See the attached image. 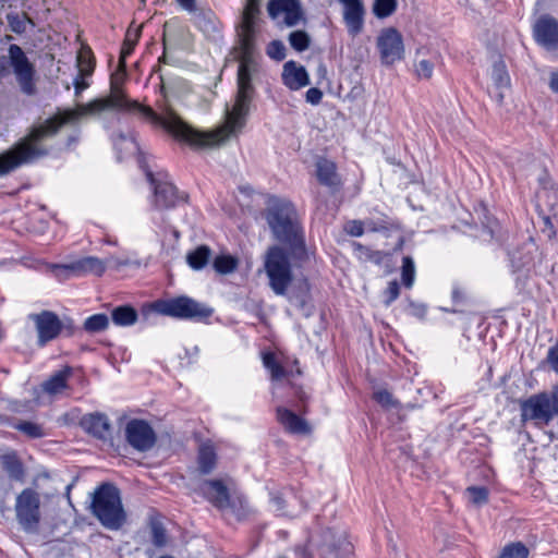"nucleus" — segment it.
<instances>
[{"label": "nucleus", "instance_id": "nucleus-1", "mask_svg": "<svg viewBox=\"0 0 558 558\" xmlns=\"http://www.w3.org/2000/svg\"><path fill=\"white\" fill-rule=\"evenodd\" d=\"M119 109H124V112L131 109L133 114L165 129L177 140L196 149L216 148L230 138L238 137L245 128L250 114L248 107H226L221 123L214 130L204 131L187 123L172 107H160L161 110L158 112L154 111L153 107H74L71 110H58L56 114L34 126H53L54 131L46 136L47 141L65 124H73L92 114L117 116Z\"/></svg>", "mask_w": 558, "mask_h": 558}, {"label": "nucleus", "instance_id": "nucleus-2", "mask_svg": "<svg viewBox=\"0 0 558 558\" xmlns=\"http://www.w3.org/2000/svg\"><path fill=\"white\" fill-rule=\"evenodd\" d=\"M259 14L256 0H247L238 31L239 45L234 48V58L239 61L238 97L235 105H246L255 98L252 81L259 73L255 54L256 20Z\"/></svg>", "mask_w": 558, "mask_h": 558}, {"label": "nucleus", "instance_id": "nucleus-3", "mask_svg": "<svg viewBox=\"0 0 558 558\" xmlns=\"http://www.w3.org/2000/svg\"><path fill=\"white\" fill-rule=\"evenodd\" d=\"M265 217L275 239L289 247L295 263L308 260L304 231L294 206L288 201L275 199L269 203Z\"/></svg>", "mask_w": 558, "mask_h": 558}, {"label": "nucleus", "instance_id": "nucleus-4", "mask_svg": "<svg viewBox=\"0 0 558 558\" xmlns=\"http://www.w3.org/2000/svg\"><path fill=\"white\" fill-rule=\"evenodd\" d=\"M53 126H32L25 137L13 148L0 155V177L24 163L34 162L49 155L46 136L53 133Z\"/></svg>", "mask_w": 558, "mask_h": 558}, {"label": "nucleus", "instance_id": "nucleus-5", "mask_svg": "<svg viewBox=\"0 0 558 558\" xmlns=\"http://www.w3.org/2000/svg\"><path fill=\"white\" fill-rule=\"evenodd\" d=\"M89 509L108 530H119L126 521L120 490L110 483H104L94 490Z\"/></svg>", "mask_w": 558, "mask_h": 558}, {"label": "nucleus", "instance_id": "nucleus-6", "mask_svg": "<svg viewBox=\"0 0 558 558\" xmlns=\"http://www.w3.org/2000/svg\"><path fill=\"white\" fill-rule=\"evenodd\" d=\"M141 36V27L129 28L121 48L118 69L110 76V93L106 98L94 99L86 105H141L129 98L124 90L126 80L125 60L132 53Z\"/></svg>", "mask_w": 558, "mask_h": 558}, {"label": "nucleus", "instance_id": "nucleus-7", "mask_svg": "<svg viewBox=\"0 0 558 558\" xmlns=\"http://www.w3.org/2000/svg\"><path fill=\"white\" fill-rule=\"evenodd\" d=\"M295 262L291 253L288 254L282 246H270L264 259V269L268 278V284L277 295H286L293 281L292 262ZM303 263H294L301 266Z\"/></svg>", "mask_w": 558, "mask_h": 558}, {"label": "nucleus", "instance_id": "nucleus-8", "mask_svg": "<svg viewBox=\"0 0 558 558\" xmlns=\"http://www.w3.org/2000/svg\"><path fill=\"white\" fill-rule=\"evenodd\" d=\"M522 422L531 421L536 426L548 425L558 416V385L550 391L532 395L520 402Z\"/></svg>", "mask_w": 558, "mask_h": 558}, {"label": "nucleus", "instance_id": "nucleus-9", "mask_svg": "<svg viewBox=\"0 0 558 558\" xmlns=\"http://www.w3.org/2000/svg\"><path fill=\"white\" fill-rule=\"evenodd\" d=\"M7 60L20 90L26 95H35L37 92L36 68L23 49L19 45H10Z\"/></svg>", "mask_w": 558, "mask_h": 558}, {"label": "nucleus", "instance_id": "nucleus-10", "mask_svg": "<svg viewBox=\"0 0 558 558\" xmlns=\"http://www.w3.org/2000/svg\"><path fill=\"white\" fill-rule=\"evenodd\" d=\"M40 495L33 488H24L15 498V518L21 529L28 534L39 530L41 520Z\"/></svg>", "mask_w": 558, "mask_h": 558}, {"label": "nucleus", "instance_id": "nucleus-11", "mask_svg": "<svg viewBox=\"0 0 558 558\" xmlns=\"http://www.w3.org/2000/svg\"><path fill=\"white\" fill-rule=\"evenodd\" d=\"M159 313L182 318L203 320L211 316L213 308L187 296H179L157 303Z\"/></svg>", "mask_w": 558, "mask_h": 558}, {"label": "nucleus", "instance_id": "nucleus-12", "mask_svg": "<svg viewBox=\"0 0 558 558\" xmlns=\"http://www.w3.org/2000/svg\"><path fill=\"white\" fill-rule=\"evenodd\" d=\"M380 61L385 65H392L404 58V44L400 32L393 27L384 28L376 40Z\"/></svg>", "mask_w": 558, "mask_h": 558}, {"label": "nucleus", "instance_id": "nucleus-13", "mask_svg": "<svg viewBox=\"0 0 558 558\" xmlns=\"http://www.w3.org/2000/svg\"><path fill=\"white\" fill-rule=\"evenodd\" d=\"M126 442L136 451H149L156 444L157 436L148 422L140 418L130 420L124 428Z\"/></svg>", "mask_w": 558, "mask_h": 558}, {"label": "nucleus", "instance_id": "nucleus-14", "mask_svg": "<svg viewBox=\"0 0 558 558\" xmlns=\"http://www.w3.org/2000/svg\"><path fill=\"white\" fill-rule=\"evenodd\" d=\"M50 268L59 280H66L72 276L86 274L101 276L105 272V264L94 256H87L70 264H53Z\"/></svg>", "mask_w": 558, "mask_h": 558}, {"label": "nucleus", "instance_id": "nucleus-15", "mask_svg": "<svg viewBox=\"0 0 558 558\" xmlns=\"http://www.w3.org/2000/svg\"><path fill=\"white\" fill-rule=\"evenodd\" d=\"M148 181L154 187V204L158 209L172 208L186 201V196L180 194L177 187L166 181H158L151 171H146Z\"/></svg>", "mask_w": 558, "mask_h": 558}, {"label": "nucleus", "instance_id": "nucleus-16", "mask_svg": "<svg viewBox=\"0 0 558 558\" xmlns=\"http://www.w3.org/2000/svg\"><path fill=\"white\" fill-rule=\"evenodd\" d=\"M29 318L35 324L38 333V344L40 347H44L49 341L56 339L62 331L63 324L61 319L51 311L31 314Z\"/></svg>", "mask_w": 558, "mask_h": 558}, {"label": "nucleus", "instance_id": "nucleus-17", "mask_svg": "<svg viewBox=\"0 0 558 558\" xmlns=\"http://www.w3.org/2000/svg\"><path fill=\"white\" fill-rule=\"evenodd\" d=\"M322 558H343L351 550V544L344 532L327 529L322 534L318 546Z\"/></svg>", "mask_w": 558, "mask_h": 558}, {"label": "nucleus", "instance_id": "nucleus-18", "mask_svg": "<svg viewBox=\"0 0 558 558\" xmlns=\"http://www.w3.org/2000/svg\"><path fill=\"white\" fill-rule=\"evenodd\" d=\"M533 36L537 44L547 48H558V21L550 15H542L533 26Z\"/></svg>", "mask_w": 558, "mask_h": 558}, {"label": "nucleus", "instance_id": "nucleus-19", "mask_svg": "<svg viewBox=\"0 0 558 558\" xmlns=\"http://www.w3.org/2000/svg\"><path fill=\"white\" fill-rule=\"evenodd\" d=\"M199 494L218 509L230 506V495L227 486L220 480H207L198 486Z\"/></svg>", "mask_w": 558, "mask_h": 558}, {"label": "nucleus", "instance_id": "nucleus-20", "mask_svg": "<svg viewBox=\"0 0 558 558\" xmlns=\"http://www.w3.org/2000/svg\"><path fill=\"white\" fill-rule=\"evenodd\" d=\"M268 12L272 17H282L288 26L296 25L302 19V10L298 0H271Z\"/></svg>", "mask_w": 558, "mask_h": 558}, {"label": "nucleus", "instance_id": "nucleus-21", "mask_svg": "<svg viewBox=\"0 0 558 558\" xmlns=\"http://www.w3.org/2000/svg\"><path fill=\"white\" fill-rule=\"evenodd\" d=\"M343 5V21L351 35L360 34L364 25L365 9L362 0H338Z\"/></svg>", "mask_w": 558, "mask_h": 558}, {"label": "nucleus", "instance_id": "nucleus-22", "mask_svg": "<svg viewBox=\"0 0 558 558\" xmlns=\"http://www.w3.org/2000/svg\"><path fill=\"white\" fill-rule=\"evenodd\" d=\"M276 417L284 430L290 434L306 435L311 433L308 423L287 408L278 407Z\"/></svg>", "mask_w": 558, "mask_h": 558}, {"label": "nucleus", "instance_id": "nucleus-23", "mask_svg": "<svg viewBox=\"0 0 558 558\" xmlns=\"http://www.w3.org/2000/svg\"><path fill=\"white\" fill-rule=\"evenodd\" d=\"M81 426L85 432L99 439H107L110 436V422L106 414L89 413L82 417Z\"/></svg>", "mask_w": 558, "mask_h": 558}, {"label": "nucleus", "instance_id": "nucleus-24", "mask_svg": "<svg viewBox=\"0 0 558 558\" xmlns=\"http://www.w3.org/2000/svg\"><path fill=\"white\" fill-rule=\"evenodd\" d=\"M316 177L320 184L328 187L338 189L341 185L336 163L324 157H319L316 161Z\"/></svg>", "mask_w": 558, "mask_h": 558}, {"label": "nucleus", "instance_id": "nucleus-25", "mask_svg": "<svg viewBox=\"0 0 558 558\" xmlns=\"http://www.w3.org/2000/svg\"><path fill=\"white\" fill-rule=\"evenodd\" d=\"M284 84L291 89H299L308 84V75L304 66L289 61L283 66L282 73Z\"/></svg>", "mask_w": 558, "mask_h": 558}, {"label": "nucleus", "instance_id": "nucleus-26", "mask_svg": "<svg viewBox=\"0 0 558 558\" xmlns=\"http://www.w3.org/2000/svg\"><path fill=\"white\" fill-rule=\"evenodd\" d=\"M0 463L8 476L15 482H23L25 470L15 451H9L0 456Z\"/></svg>", "mask_w": 558, "mask_h": 558}, {"label": "nucleus", "instance_id": "nucleus-27", "mask_svg": "<svg viewBox=\"0 0 558 558\" xmlns=\"http://www.w3.org/2000/svg\"><path fill=\"white\" fill-rule=\"evenodd\" d=\"M71 375L72 368L70 366H65L62 369L56 372L41 384L43 391L50 396L62 392L68 388V380Z\"/></svg>", "mask_w": 558, "mask_h": 558}, {"label": "nucleus", "instance_id": "nucleus-28", "mask_svg": "<svg viewBox=\"0 0 558 558\" xmlns=\"http://www.w3.org/2000/svg\"><path fill=\"white\" fill-rule=\"evenodd\" d=\"M197 460L199 472L202 474L210 473L215 469L217 461L214 446L209 442L202 444L198 449Z\"/></svg>", "mask_w": 558, "mask_h": 558}, {"label": "nucleus", "instance_id": "nucleus-29", "mask_svg": "<svg viewBox=\"0 0 558 558\" xmlns=\"http://www.w3.org/2000/svg\"><path fill=\"white\" fill-rule=\"evenodd\" d=\"M492 77L494 80L496 97L495 101H502V90L509 86V75L504 63H496L493 68Z\"/></svg>", "mask_w": 558, "mask_h": 558}, {"label": "nucleus", "instance_id": "nucleus-30", "mask_svg": "<svg viewBox=\"0 0 558 558\" xmlns=\"http://www.w3.org/2000/svg\"><path fill=\"white\" fill-rule=\"evenodd\" d=\"M78 75L74 80L75 94L78 95L82 90L89 86L87 77L92 74L94 65L90 59H85L83 54L78 56Z\"/></svg>", "mask_w": 558, "mask_h": 558}, {"label": "nucleus", "instance_id": "nucleus-31", "mask_svg": "<svg viewBox=\"0 0 558 558\" xmlns=\"http://www.w3.org/2000/svg\"><path fill=\"white\" fill-rule=\"evenodd\" d=\"M211 257V250L207 245H199L186 255V262L194 270L203 269Z\"/></svg>", "mask_w": 558, "mask_h": 558}, {"label": "nucleus", "instance_id": "nucleus-32", "mask_svg": "<svg viewBox=\"0 0 558 558\" xmlns=\"http://www.w3.org/2000/svg\"><path fill=\"white\" fill-rule=\"evenodd\" d=\"M196 25L207 36H215L220 32V23L210 11L198 13L196 16Z\"/></svg>", "mask_w": 558, "mask_h": 558}, {"label": "nucleus", "instance_id": "nucleus-33", "mask_svg": "<svg viewBox=\"0 0 558 558\" xmlns=\"http://www.w3.org/2000/svg\"><path fill=\"white\" fill-rule=\"evenodd\" d=\"M111 318L118 326H131L137 320V312L130 305H122L112 310Z\"/></svg>", "mask_w": 558, "mask_h": 558}, {"label": "nucleus", "instance_id": "nucleus-34", "mask_svg": "<svg viewBox=\"0 0 558 558\" xmlns=\"http://www.w3.org/2000/svg\"><path fill=\"white\" fill-rule=\"evenodd\" d=\"M7 21L10 29L15 34H24L27 31V27H35V22L32 17H29L26 13H15L11 12L7 14Z\"/></svg>", "mask_w": 558, "mask_h": 558}, {"label": "nucleus", "instance_id": "nucleus-35", "mask_svg": "<svg viewBox=\"0 0 558 558\" xmlns=\"http://www.w3.org/2000/svg\"><path fill=\"white\" fill-rule=\"evenodd\" d=\"M13 427L32 439L43 438L46 436L45 428L41 424L31 421H20Z\"/></svg>", "mask_w": 558, "mask_h": 558}, {"label": "nucleus", "instance_id": "nucleus-36", "mask_svg": "<svg viewBox=\"0 0 558 558\" xmlns=\"http://www.w3.org/2000/svg\"><path fill=\"white\" fill-rule=\"evenodd\" d=\"M109 326V318L106 314H94L84 322L83 329L88 333H97L106 330Z\"/></svg>", "mask_w": 558, "mask_h": 558}, {"label": "nucleus", "instance_id": "nucleus-37", "mask_svg": "<svg viewBox=\"0 0 558 558\" xmlns=\"http://www.w3.org/2000/svg\"><path fill=\"white\" fill-rule=\"evenodd\" d=\"M264 366L270 372L272 380H281L288 376V372L277 362L272 353L263 356Z\"/></svg>", "mask_w": 558, "mask_h": 558}, {"label": "nucleus", "instance_id": "nucleus-38", "mask_svg": "<svg viewBox=\"0 0 558 558\" xmlns=\"http://www.w3.org/2000/svg\"><path fill=\"white\" fill-rule=\"evenodd\" d=\"M213 266L219 274H230L236 269L238 259L231 255H219L215 257Z\"/></svg>", "mask_w": 558, "mask_h": 558}, {"label": "nucleus", "instance_id": "nucleus-39", "mask_svg": "<svg viewBox=\"0 0 558 558\" xmlns=\"http://www.w3.org/2000/svg\"><path fill=\"white\" fill-rule=\"evenodd\" d=\"M415 279V266L414 260L411 256H404L402 258L401 266V280L405 288H411Z\"/></svg>", "mask_w": 558, "mask_h": 558}, {"label": "nucleus", "instance_id": "nucleus-40", "mask_svg": "<svg viewBox=\"0 0 558 558\" xmlns=\"http://www.w3.org/2000/svg\"><path fill=\"white\" fill-rule=\"evenodd\" d=\"M529 549L521 543H511L504 547L498 558H527Z\"/></svg>", "mask_w": 558, "mask_h": 558}, {"label": "nucleus", "instance_id": "nucleus-41", "mask_svg": "<svg viewBox=\"0 0 558 558\" xmlns=\"http://www.w3.org/2000/svg\"><path fill=\"white\" fill-rule=\"evenodd\" d=\"M397 9V0H375L373 4V13L385 19L390 16Z\"/></svg>", "mask_w": 558, "mask_h": 558}, {"label": "nucleus", "instance_id": "nucleus-42", "mask_svg": "<svg viewBox=\"0 0 558 558\" xmlns=\"http://www.w3.org/2000/svg\"><path fill=\"white\" fill-rule=\"evenodd\" d=\"M365 228L369 232H387L392 227V222L387 217L381 218H365Z\"/></svg>", "mask_w": 558, "mask_h": 558}, {"label": "nucleus", "instance_id": "nucleus-43", "mask_svg": "<svg viewBox=\"0 0 558 558\" xmlns=\"http://www.w3.org/2000/svg\"><path fill=\"white\" fill-rule=\"evenodd\" d=\"M353 245L359 258L371 260L375 264H380L383 262L384 255L380 251H373L369 247L364 246L360 243H354Z\"/></svg>", "mask_w": 558, "mask_h": 558}, {"label": "nucleus", "instance_id": "nucleus-44", "mask_svg": "<svg viewBox=\"0 0 558 558\" xmlns=\"http://www.w3.org/2000/svg\"><path fill=\"white\" fill-rule=\"evenodd\" d=\"M374 400L386 409H396L399 401L393 398L392 393L386 389H378L373 393Z\"/></svg>", "mask_w": 558, "mask_h": 558}, {"label": "nucleus", "instance_id": "nucleus-45", "mask_svg": "<svg viewBox=\"0 0 558 558\" xmlns=\"http://www.w3.org/2000/svg\"><path fill=\"white\" fill-rule=\"evenodd\" d=\"M289 43L296 51H304L310 46V36L303 31H295L289 35Z\"/></svg>", "mask_w": 558, "mask_h": 558}, {"label": "nucleus", "instance_id": "nucleus-46", "mask_svg": "<svg viewBox=\"0 0 558 558\" xmlns=\"http://www.w3.org/2000/svg\"><path fill=\"white\" fill-rule=\"evenodd\" d=\"M470 501L475 506L485 505L488 501V489L483 486H471L466 488Z\"/></svg>", "mask_w": 558, "mask_h": 558}, {"label": "nucleus", "instance_id": "nucleus-47", "mask_svg": "<svg viewBox=\"0 0 558 558\" xmlns=\"http://www.w3.org/2000/svg\"><path fill=\"white\" fill-rule=\"evenodd\" d=\"M434 63L423 59L415 64V73L421 80H429L433 75Z\"/></svg>", "mask_w": 558, "mask_h": 558}, {"label": "nucleus", "instance_id": "nucleus-48", "mask_svg": "<svg viewBox=\"0 0 558 558\" xmlns=\"http://www.w3.org/2000/svg\"><path fill=\"white\" fill-rule=\"evenodd\" d=\"M151 539L155 546L162 547L167 543L166 531L163 526L159 523H154L151 525Z\"/></svg>", "mask_w": 558, "mask_h": 558}, {"label": "nucleus", "instance_id": "nucleus-49", "mask_svg": "<svg viewBox=\"0 0 558 558\" xmlns=\"http://www.w3.org/2000/svg\"><path fill=\"white\" fill-rule=\"evenodd\" d=\"M267 53L275 60H282L286 56V48L281 41L274 40L269 44Z\"/></svg>", "mask_w": 558, "mask_h": 558}, {"label": "nucleus", "instance_id": "nucleus-50", "mask_svg": "<svg viewBox=\"0 0 558 558\" xmlns=\"http://www.w3.org/2000/svg\"><path fill=\"white\" fill-rule=\"evenodd\" d=\"M114 145L119 153L122 149H124L128 154H135L138 150L136 142L132 138H126L124 136H120L119 142H116Z\"/></svg>", "mask_w": 558, "mask_h": 558}, {"label": "nucleus", "instance_id": "nucleus-51", "mask_svg": "<svg viewBox=\"0 0 558 558\" xmlns=\"http://www.w3.org/2000/svg\"><path fill=\"white\" fill-rule=\"evenodd\" d=\"M344 230L352 236H361L366 230L364 220H351L347 222Z\"/></svg>", "mask_w": 558, "mask_h": 558}, {"label": "nucleus", "instance_id": "nucleus-52", "mask_svg": "<svg viewBox=\"0 0 558 558\" xmlns=\"http://www.w3.org/2000/svg\"><path fill=\"white\" fill-rule=\"evenodd\" d=\"M400 294V287L396 280L390 281L388 283L387 289L385 290V304L389 306L395 300L398 299Z\"/></svg>", "mask_w": 558, "mask_h": 558}, {"label": "nucleus", "instance_id": "nucleus-53", "mask_svg": "<svg viewBox=\"0 0 558 558\" xmlns=\"http://www.w3.org/2000/svg\"><path fill=\"white\" fill-rule=\"evenodd\" d=\"M545 362L558 374V342L549 348Z\"/></svg>", "mask_w": 558, "mask_h": 558}, {"label": "nucleus", "instance_id": "nucleus-54", "mask_svg": "<svg viewBox=\"0 0 558 558\" xmlns=\"http://www.w3.org/2000/svg\"><path fill=\"white\" fill-rule=\"evenodd\" d=\"M289 300L292 304L300 307L305 312V315H310V312L307 311V294L306 293H298V294H291L289 296Z\"/></svg>", "mask_w": 558, "mask_h": 558}, {"label": "nucleus", "instance_id": "nucleus-55", "mask_svg": "<svg viewBox=\"0 0 558 558\" xmlns=\"http://www.w3.org/2000/svg\"><path fill=\"white\" fill-rule=\"evenodd\" d=\"M322 97H323V93L318 88L313 87L306 92V100L308 102L317 104L320 101Z\"/></svg>", "mask_w": 558, "mask_h": 558}, {"label": "nucleus", "instance_id": "nucleus-56", "mask_svg": "<svg viewBox=\"0 0 558 558\" xmlns=\"http://www.w3.org/2000/svg\"><path fill=\"white\" fill-rule=\"evenodd\" d=\"M179 5L187 11V12H195L196 11V1L195 0H177Z\"/></svg>", "mask_w": 558, "mask_h": 558}, {"label": "nucleus", "instance_id": "nucleus-57", "mask_svg": "<svg viewBox=\"0 0 558 558\" xmlns=\"http://www.w3.org/2000/svg\"><path fill=\"white\" fill-rule=\"evenodd\" d=\"M9 75V66L7 57H0V78Z\"/></svg>", "mask_w": 558, "mask_h": 558}, {"label": "nucleus", "instance_id": "nucleus-58", "mask_svg": "<svg viewBox=\"0 0 558 558\" xmlns=\"http://www.w3.org/2000/svg\"><path fill=\"white\" fill-rule=\"evenodd\" d=\"M61 322L63 324L62 330H65L68 336H72L75 331V327L73 325L72 319L65 318L64 320Z\"/></svg>", "mask_w": 558, "mask_h": 558}, {"label": "nucleus", "instance_id": "nucleus-59", "mask_svg": "<svg viewBox=\"0 0 558 558\" xmlns=\"http://www.w3.org/2000/svg\"><path fill=\"white\" fill-rule=\"evenodd\" d=\"M101 262L105 264V266L110 265V266H114L116 268H119L120 266H124V265L129 264L128 260H120V259H117L113 257L108 258L106 262H104V260H101Z\"/></svg>", "mask_w": 558, "mask_h": 558}, {"label": "nucleus", "instance_id": "nucleus-60", "mask_svg": "<svg viewBox=\"0 0 558 558\" xmlns=\"http://www.w3.org/2000/svg\"><path fill=\"white\" fill-rule=\"evenodd\" d=\"M550 88L558 93V73H553L550 76Z\"/></svg>", "mask_w": 558, "mask_h": 558}, {"label": "nucleus", "instance_id": "nucleus-61", "mask_svg": "<svg viewBox=\"0 0 558 558\" xmlns=\"http://www.w3.org/2000/svg\"><path fill=\"white\" fill-rule=\"evenodd\" d=\"M160 558H173V557H170V556H165V557H160Z\"/></svg>", "mask_w": 558, "mask_h": 558}]
</instances>
